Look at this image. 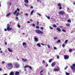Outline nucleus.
Wrapping results in <instances>:
<instances>
[{"label": "nucleus", "mask_w": 75, "mask_h": 75, "mask_svg": "<svg viewBox=\"0 0 75 75\" xmlns=\"http://www.w3.org/2000/svg\"><path fill=\"white\" fill-rule=\"evenodd\" d=\"M64 57L65 59H68L69 58V56L68 55H64Z\"/></svg>", "instance_id": "nucleus-8"}, {"label": "nucleus", "mask_w": 75, "mask_h": 75, "mask_svg": "<svg viewBox=\"0 0 75 75\" xmlns=\"http://www.w3.org/2000/svg\"><path fill=\"white\" fill-rule=\"evenodd\" d=\"M18 28H20L21 27V26H20V25H18Z\"/></svg>", "instance_id": "nucleus-39"}, {"label": "nucleus", "mask_w": 75, "mask_h": 75, "mask_svg": "<svg viewBox=\"0 0 75 75\" xmlns=\"http://www.w3.org/2000/svg\"><path fill=\"white\" fill-rule=\"evenodd\" d=\"M1 70H2V69L1 68H0V71H1Z\"/></svg>", "instance_id": "nucleus-63"}, {"label": "nucleus", "mask_w": 75, "mask_h": 75, "mask_svg": "<svg viewBox=\"0 0 75 75\" xmlns=\"http://www.w3.org/2000/svg\"><path fill=\"white\" fill-rule=\"evenodd\" d=\"M41 45H44V44L43 43H41Z\"/></svg>", "instance_id": "nucleus-60"}, {"label": "nucleus", "mask_w": 75, "mask_h": 75, "mask_svg": "<svg viewBox=\"0 0 75 75\" xmlns=\"http://www.w3.org/2000/svg\"><path fill=\"white\" fill-rule=\"evenodd\" d=\"M38 24H39V22L37 21V25H38Z\"/></svg>", "instance_id": "nucleus-43"}, {"label": "nucleus", "mask_w": 75, "mask_h": 75, "mask_svg": "<svg viewBox=\"0 0 75 75\" xmlns=\"http://www.w3.org/2000/svg\"><path fill=\"white\" fill-rule=\"evenodd\" d=\"M57 59H59V56H57Z\"/></svg>", "instance_id": "nucleus-50"}, {"label": "nucleus", "mask_w": 75, "mask_h": 75, "mask_svg": "<svg viewBox=\"0 0 75 75\" xmlns=\"http://www.w3.org/2000/svg\"><path fill=\"white\" fill-rule=\"evenodd\" d=\"M30 8H33V7L32 6H30Z\"/></svg>", "instance_id": "nucleus-59"}, {"label": "nucleus", "mask_w": 75, "mask_h": 75, "mask_svg": "<svg viewBox=\"0 0 75 75\" xmlns=\"http://www.w3.org/2000/svg\"><path fill=\"white\" fill-rule=\"evenodd\" d=\"M10 14H11V13L10 12L8 14H7V15H6V17H8V16H10Z\"/></svg>", "instance_id": "nucleus-22"}, {"label": "nucleus", "mask_w": 75, "mask_h": 75, "mask_svg": "<svg viewBox=\"0 0 75 75\" xmlns=\"http://www.w3.org/2000/svg\"><path fill=\"white\" fill-rule=\"evenodd\" d=\"M7 65L8 66V67H10V68H13V64H12L9 63Z\"/></svg>", "instance_id": "nucleus-6"}, {"label": "nucleus", "mask_w": 75, "mask_h": 75, "mask_svg": "<svg viewBox=\"0 0 75 75\" xmlns=\"http://www.w3.org/2000/svg\"><path fill=\"white\" fill-rule=\"evenodd\" d=\"M11 30H12V28H10V25L9 24H8L7 25V29L5 28L4 30L5 31H7V30L8 31H11Z\"/></svg>", "instance_id": "nucleus-1"}, {"label": "nucleus", "mask_w": 75, "mask_h": 75, "mask_svg": "<svg viewBox=\"0 0 75 75\" xmlns=\"http://www.w3.org/2000/svg\"><path fill=\"white\" fill-rule=\"evenodd\" d=\"M33 27H35V24H32Z\"/></svg>", "instance_id": "nucleus-37"}, {"label": "nucleus", "mask_w": 75, "mask_h": 75, "mask_svg": "<svg viewBox=\"0 0 75 75\" xmlns=\"http://www.w3.org/2000/svg\"><path fill=\"white\" fill-rule=\"evenodd\" d=\"M17 12V11L16 10L13 13V14L15 15L16 14V13Z\"/></svg>", "instance_id": "nucleus-18"}, {"label": "nucleus", "mask_w": 75, "mask_h": 75, "mask_svg": "<svg viewBox=\"0 0 75 75\" xmlns=\"http://www.w3.org/2000/svg\"><path fill=\"white\" fill-rule=\"evenodd\" d=\"M66 26H67V27H69V26H70V23H67V24H66Z\"/></svg>", "instance_id": "nucleus-20"}, {"label": "nucleus", "mask_w": 75, "mask_h": 75, "mask_svg": "<svg viewBox=\"0 0 75 75\" xmlns=\"http://www.w3.org/2000/svg\"><path fill=\"white\" fill-rule=\"evenodd\" d=\"M48 64H47L46 66V67H48Z\"/></svg>", "instance_id": "nucleus-61"}, {"label": "nucleus", "mask_w": 75, "mask_h": 75, "mask_svg": "<svg viewBox=\"0 0 75 75\" xmlns=\"http://www.w3.org/2000/svg\"><path fill=\"white\" fill-rule=\"evenodd\" d=\"M28 65H26V66H25V68H28Z\"/></svg>", "instance_id": "nucleus-32"}, {"label": "nucleus", "mask_w": 75, "mask_h": 75, "mask_svg": "<svg viewBox=\"0 0 75 75\" xmlns=\"http://www.w3.org/2000/svg\"><path fill=\"white\" fill-rule=\"evenodd\" d=\"M15 18L17 20H18V18L17 17H16Z\"/></svg>", "instance_id": "nucleus-51"}, {"label": "nucleus", "mask_w": 75, "mask_h": 75, "mask_svg": "<svg viewBox=\"0 0 75 75\" xmlns=\"http://www.w3.org/2000/svg\"><path fill=\"white\" fill-rule=\"evenodd\" d=\"M59 69H54V71L55 72H58V71H59Z\"/></svg>", "instance_id": "nucleus-12"}, {"label": "nucleus", "mask_w": 75, "mask_h": 75, "mask_svg": "<svg viewBox=\"0 0 75 75\" xmlns=\"http://www.w3.org/2000/svg\"><path fill=\"white\" fill-rule=\"evenodd\" d=\"M52 59H50L49 60V63H51V62H52Z\"/></svg>", "instance_id": "nucleus-21"}, {"label": "nucleus", "mask_w": 75, "mask_h": 75, "mask_svg": "<svg viewBox=\"0 0 75 75\" xmlns=\"http://www.w3.org/2000/svg\"><path fill=\"white\" fill-rule=\"evenodd\" d=\"M68 66H66V67H65V68H64L65 70L66 69H67V68H68Z\"/></svg>", "instance_id": "nucleus-42"}, {"label": "nucleus", "mask_w": 75, "mask_h": 75, "mask_svg": "<svg viewBox=\"0 0 75 75\" xmlns=\"http://www.w3.org/2000/svg\"><path fill=\"white\" fill-rule=\"evenodd\" d=\"M36 28H38V29H39L40 28V27L38 26H36Z\"/></svg>", "instance_id": "nucleus-45"}, {"label": "nucleus", "mask_w": 75, "mask_h": 75, "mask_svg": "<svg viewBox=\"0 0 75 75\" xmlns=\"http://www.w3.org/2000/svg\"><path fill=\"white\" fill-rule=\"evenodd\" d=\"M24 5L25 6H28V4H25Z\"/></svg>", "instance_id": "nucleus-53"}, {"label": "nucleus", "mask_w": 75, "mask_h": 75, "mask_svg": "<svg viewBox=\"0 0 75 75\" xmlns=\"http://www.w3.org/2000/svg\"><path fill=\"white\" fill-rule=\"evenodd\" d=\"M44 71V70H43V69L40 72V74H41V73H42V72H43V71Z\"/></svg>", "instance_id": "nucleus-35"}, {"label": "nucleus", "mask_w": 75, "mask_h": 75, "mask_svg": "<svg viewBox=\"0 0 75 75\" xmlns=\"http://www.w3.org/2000/svg\"><path fill=\"white\" fill-rule=\"evenodd\" d=\"M5 45H7V43L6 42H5Z\"/></svg>", "instance_id": "nucleus-44"}, {"label": "nucleus", "mask_w": 75, "mask_h": 75, "mask_svg": "<svg viewBox=\"0 0 75 75\" xmlns=\"http://www.w3.org/2000/svg\"><path fill=\"white\" fill-rule=\"evenodd\" d=\"M22 45H27V43L25 42H23V44H22Z\"/></svg>", "instance_id": "nucleus-16"}, {"label": "nucleus", "mask_w": 75, "mask_h": 75, "mask_svg": "<svg viewBox=\"0 0 75 75\" xmlns=\"http://www.w3.org/2000/svg\"><path fill=\"white\" fill-rule=\"evenodd\" d=\"M56 63H55V62H53L51 66L52 67H54L55 66V64Z\"/></svg>", "instance_id": "nucleus-9"}, {"label": "nucleus", "mask_w": 75, "mask_h": 75, "mask_svg": "<svg viewBox=\"0 0 75 75\" xmlns=\"http://www.w3.org/2000/svg\"><path fill=\"white\" fill-rule=\"evenodd\" d=\"M43 28V27H40V29H41V30H43V28Z\"/></svg>", "instance_id": "nucleus-49"}, {"label": "nucleus", "mask_w": 75, "mask_h": 75, "mask_svg": "<svg viewBox=\"0 0 75 75\" xmlns=\"http://www.w3.org/2000/svg\"><path fill=\"white\" fill-rule=\"evenodd\" d=\"M61 42V40H59L57 42V43H60Z\"/></svg>", "instance_id": "nucleus-25"}, {"label": "nucleus", "mask_w": 75, "mask_h": 75, "mask_svg": "<svg viewBox=\"0 0 75 75\" xmlns=\"http://www.w3.org/2000/svg\"><path fill=\"white\" fill-rule=\"evenodd\" d=\"M10 75H14V72L13 71H11L10 73Z\"/></svg>", "instance_id": "nucleus-17"}, {"label": "nucleus", "mask_w": 75, "mask_h": 75, "mask_svg": "<svg viewBox=\"0 0 75 75\" xmlns=\"http://www.w3.org/2000/svg\"><path fill=\"white\" fill-rule=\"evenodd\" d=\"M56 30H57V31H58L59 32H61V29H60V28H59V27L57 28Z\"/></svg>", "instance_id": "nucleus-11"}, {"label": "nucleus", "mask_w": 75, "mask_h": 75, "mask_svg": "<svg viewBox=\"0 0 75 75\" xmlns=\"http://www.w3.org/2000/svg\"><path fill=\"white\" fill-rule=\"evenodd\" d=\"M2 64H5V62L4 61H3L1 63Z\"/></svg>", "instance_id": "nucleus-38"}, {"label": "nucleus", "mask_w": 75, "mask_h": 75, "mask_svg": "<svg viewBox=\"0 0 75 75\" xmlns=\"http://www.w3.org/2000/svg\"><path fill=\"white\" fill-rule=\"evenodd\" d=\"M66 75H69V73L67 72H66Z\"/></svg>", "instance_id": "nucleus-34"}, {"label": "nucleus", "mask_w": 75, "mask_h": 75, "mask_svg": "<svg viewBox=\"0 0 75 75\" xmlns=\"http://www.w3.org/2000/svg\"><path fill=\"white\" fill-rule=\"evenodd\" d=\"M25 15L27 16H28V14L26 13H25Z\"/></svg>", "instance_id": "nucleus-56"}, {"label": "nucleus", "mask_w": 75, "mask_h": 75, "mask_svg": "<svg viewBox=\"0 0 75 75\" xmlns=\"http://www.w3.org/2000/svg\"><path fill=\"white\" fill-rule=\"evenodd\" d=\"M47 17L48 18V19H50V17H49V16H47Z\"/></svg>", "instance_id": "nucleus-54"}, {"label": "nucleus", "mask_w": 75, "mask_h": 75, "mask_svg": "<svg viewBox=\"0 0 75 75\" xmlns=\"http://www.w3.org/2000/svg\"><path fill=\"white\" fill-rule=\"evenodd\" d=\"M28 67V68H29L30 69H32V67H31V66H29Z\"/></svg>", "instance_id": "nucleus-31"}, {"label": "nucleus", "mask_w": 75, "mask_h": 75, "mask_svg": "<svg viewBox=\"0 0 75 75\" xmlns=\"http://www.w3.org/2000/svg\"><path fill=\"white\" fill-rule=\"evenodd\" d=\"M57 6L58 7H59V10H61L62 9V5L61 4L59 3L58 4Z\"/></svg>", "instance_id": "nucleus-5"}, {"label": "nucleus", "mask_w": 75, "mask_h": 75, "mask_svg": "<svg viewBox=\"0 0 75 75\" xmlns=\"http://www.w3.org/2000/svg\"><path fill=\"white\" fill-rule=\"evenodd\" d=\"M47 47L49 48H50V46L49 45H47Z\"/></svg>", "instance_id": "nucleus-40"}, {"label": "nucleus", "mask_w": 75, "mask_h": 75, "mask_svg": "<svg viewBox=\"0 0 75 75\" xmlns=\"http://www.w3.org/2000/svg\"><path fill=\"white\" fill-rule=\"evenodd\" d=\"M42 63V64H43V63H45V61L44 60H43Z\"/></svg>", "instance_id": "nucleus-52"}, {"label": "nucleus", "mask_w": 75, "mask_h": 75, "mask_svg": "<svg viewBox=\"0 0 75 75\" xmlns=\"http://www.w3.org/2000/svg\"><path fill=\"white\" fill-rule=\"evenodd\" d=\"M67 22L68 23H71V21L70 19H68L67 20Z\"/></svg>", "instance_id": "nucleus-24"}, {"label": "nucleus", "mask_w": 75, "mask_h": 75, "mask_svg": "<svg viewBox=\"0 0 75 75\" xmlns=\"http://www.w3.org/2000/svg\"><path fill=\"white\" fill-rule=\"evenodd\" d=\"M54 50H57V47H54Z\"/></svg>", "instance_id": "nucleus-48"}, {"label": "nucleus", "mask_w": 75, "mask_h": 75, "mask_svg": "<svg viewBox=\"0 0 75 75\" xmlns=\"http://www.w3.org/2000/svg\"><path fill=\"white\" fill-rule=\"evenodd\" d=\"M28 23H28H30V22L29 21H28L27 22Z\"/></svg>", "instance_id": "nucleus-58"}, {"label": "nucleus", "mask_w": 75, "mask_h": 75, "mask_svg": "<svg viewBox=\"0 0 75 75\" xmlns=\"http://www.w3.org/2000/svg\"><path fill=\"white\" fill-rule=\"evenodd\" d=\"M0 52H1V53H3V51L1 50V51H0Z\"/></svg>", "instance_id": "nucleus-62"}, {"label": "nucleus", "mask_w": 75, "mask_h": 75, "mask_svg": "<svg viewBox=\"0 0 75 75\" xmlns=\"http://www.w3.org/2000/svg\"><path fill=\"white\" fill-rule=\"evenodd\" d=\"M3 75H7V74H3Z\"/></svg>", "instance_id": "nucleus-64"}, {"label": "nucleus", "mask_w": 75, "mask_h": 75, "mask_svg": "<svg viewBox=\"0 0 75 75\" xmlns=\"http://www.w3.org/2000/svg\"><path fill=\"white\" fill-rule=\"evenodd\" d=\"M65 13V12L64 11H60L58 13L59 14H61V15H64Z\"/></svg>", "instance_id": "nucleus-4"}, {"label": "nucleus", "mask_w": 75, "mask_h": 75, "mask_svg": "<svg viewBox=\"0 0 75 75\" xmlns=\"http://www.w3.org/2000/svg\"><path fill=\"white\" fill-rule=\"evenodd\" d=\"M69 52H71L72 51V49H70L69 50Z\"/></svg>", "instance_id": "nucleus-29"}, {"label": "nucleus", "mask_w": 75, "mask_h": 75, "mask_svg": "<svg viewBox=\"0 0 75 75\" xmlns=\"http://www.w3.org/2000/svg\"><path fill=\"white\" fill-rule=\"evenodd\" d=\"M34 10H32L31 12V14H30V15H32V14H33V12H34Z\"/></svg>", "instance_id": "nucleus-27"}, {"label": "nucleus", "mask_w": 75, "mask_h": 75, "mask_svg": "<svg viewBox=\"0 0 75 75\" xmlns=\"http://www.w3.org/2000/svg\"><path fill=\"white\" fill-rule=\"evenodd\" d=\"M38 15H39L40 16H41V15L40 14V13H38Z\"/></svg>", "instance_id": "nucleus-47"}, {"label": "nucleus", "mask_w": 75, "mask_h": 75, "mask_svg": "<svg viewBox=\"0 0 75 75\" xmlns=\"http://www.w3.org/2000/svg\"><path fill=\"white\" fill-rule=\"evenodd\" d=\"M9 5H10V6H11V2L9 3Z\"/></svg>", "instance_id": "nucleus-57"}, {"label": "nucleus", "mask_w": 75, "mask_h": 75, "mask_svg": "<svg viewBox=\"0 0 75 75\" xmlns=\"http://www.w3.org/2000/svg\"><path fill=\"white\" fill-rule=\"evenodd\" d=\"M20 74V73L18 71H16L15 72V75H18Z\"/></svg>", "instance_id": "nucleus-13"}, {"label": "nucleus", "mask_w": 75, "mask_h": 75, "mask_svg": "<svg viewBox=\"0 0 75 75\" xmlns=\"http://www.w3.org/2000/svg\"><path fill=\"white\" fill-rule=\"evenodd\" d=\"M70 68L71 69L73 70V73H74L75 71V64H73L72 66H70Z\"/></svg>", "instance_id": "nucleus-2"}, {"label": "nucleus", "mask_w": 75, "mask_h": 75, "mask_svg": "<svg viewBox=\"0 0 75 75\" xmlns=\"http://www.w3.org/2000/svg\"><path fill=\"white\" fill-rule=\"evenodd\" d=\"M8 50L9 51V52H12V50H10V48H8Z\"/></svg>", "instance_id": "nucleus-26"}, {"label": "nucleus", "mask_w": 75, "mask_h": 75, "mask_svg": "<svg viewBox=\"0 0 75 75\" xmlns=\"http://www.w3.org/2000/svg\"><path fill=\"white\" fill-rule=\"evenodd\" d=\"M50 28L51 30H53V28L52 27H50Z\"/></svg>", "instance_id": "nucleus-46"}, {"label": "nucleus", "mask_w": 75, "mask_h": 75, "mask_svg": "<svg viewBox=\"0 0 75 75\" xmlns=\"http://www.w3.org/2000/svg\"><path fill=\"white\" fill-rule=\"evenodd\" d=\"M20 14L19 12H17L16 14L17 17H18V16L19 15H20Z\"/></svg>", "instance_id": "nucleus-19"}, {"label": "nucleus", "mask_w": 75, "mask_h": 75, "mask_svg": "<svg viewBox=\"0 0 75 75\" xmlns=\"http://www.w3.org/2000/svg\"><path fill=\"white\" fill-rule=\"evenodd\" d=\"M62 47H63V48H64V47H65V45L64 44H63L62 45Z\"/></svg>", "instance_id": "nucleus-36"}, {"label": "nucleus", "mask_w": 75, "mask_h": 75, "mask_svg": "<svg viewBox=\"0 0 75 75\" xmlns=\"http://www.w3.org/2000/svg\"><path fill=\"white\" fill-rule=\"evenodd\" d=\"M57 38V37H56H56H54V40H55L56 39V38Z\"/></svg>", "instance_id": "nucleus-55"}, {"label": "nucleus", "mask_w": 75, "mask_h": 75, "mask_svg": "<svg viewBox=\"0 0 75 75\" xmlns=\"http://www.w3.org/2000/svg\"><path fill=\"white\" fill-rule=\"evenodd\" d=\"M22 59L23 61H24V62H25V61H27V59H24L22 58Z\"/></svg>", "instance_id": "nucleus-15"}, {"label": "nucleus", "mask_w": 75, "mask_h": 75, "mask_svg": "<svg viewBox=\"0 0 75 75\" xmlns=\"http://www.w3.org/2000/svg\"><path fill=\"white\" fill-rule=\"evenodd\" d=\"M15 65L16 68H19V64H18L17 63H15Z\"/></svg>", "instance_id": "nucleus-7"}, {"label": "nucleus", "mask_w": 75, "mask_h": 75, "mask_svg": "<svg viewBox=\"0 0 75 75\" xmlns=\"http://www.w3.org/2000/svg\"><path fill=\"white\" fill-rule=\"evenodd\" d=\"M17 11H19L20 9H19L18 8H17Z\"/></svg>", "instance_id": "nucleus-41"}, {"label": "nucleus", "mask_w": 75, "mask_h": 75, "mask_svg": "<svg viewBox=\"0 0 75 75\" xmlns=\"http://www.w3.org/2000/svg\"><path fill=\"white\" fill-rule=\"evenodd\" d=\"M62 31H63V32H64V33H66V30H65L62 29Z\"/></svg>", "instance_id": "nucleus-33"}, {"label": "nucleus", "mask_w": 75, "mask_h": 75, "mask_svg": "<svg viewBox=\"0 0 75 75\" xmlns=\"http://www.w3.org/2000/svg\"><path fill=\"white\" fill-rule=\"evenodd\" d=\"M37 46H38V47H41V45H40V43H38L37 44Z\"/></svg>", "instance_id": "nucleus-23"}, {"label": "nucleus", "mask_w": 75, "mask_h": 75, "mask_svg": "<svg viewBox=\"0 0 75 75\" xmlns=\"http://www.w3.org/2000/svg\"><path fill=\"white\" fill-rule=\"evenodd\" d=\"M34 39L35 41V42H38V38H37L34 37Z\"/></svg>", "instance_id": "nucleus-10"}, {"label": "nucleus", "mask_w": 75, "mask_h": 75, "mask_svg": "<svg viewBox=\"0 0 75 75\" xmlns=\"http://www.w3.org/2000/svg\"><path fill=\"white\" fill-rule=\"evenodd\" d=\"M24 1L25 3H28V0H24Z\"/></svg>", "instance_id": "nucleus-14"}, {"label": "nucleus", "mask_w": 75, "mask_h": 75, "mask_svg": "<svg viewBox=\"0 0 75 75\" xmlns=\"http://www.w3.org/2000/svg\"><path fill=\"white\" fill-rule=\"evenodd\" d=\"M35 31L36 33H37V34H42L43 33L42 31L40 30H35Z\"/></svg>", "instance_id": "nucleus-3"}, {"label": "nucleus", "mask_w": 75, "mask_h": 75, "mask_svg": "<svg viewBox=\"0 0 75 75\" xmlns=\"http://www.w3.org/2000/svg\"><path fill=\"white\" fill-rule=\"evenodd\" d=\"M52 26L54 28H56V27H57V26L55 24L53 25Z\"/></svg>", "instance_id": "nucleus-28"}, {"label": "nucleus", "mask_w": 75, "mask_h": 75, "mask_svg": "<svg viewBox=\"0 0 75 75\" xmlns=\"http://www.w3.org/2000/svg\"><path fill=\"white\" fill-rule=\"evenodd\" d=\"M68 40H66L65 42H64L65 43V44H67V42H68Z\"/></svg>", "instance_id": "nucleus-30"}]
</instances>
